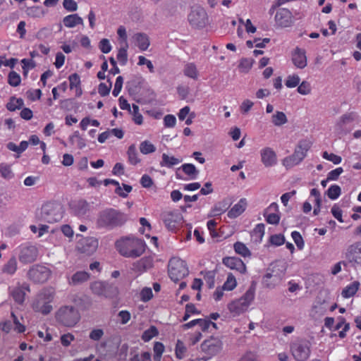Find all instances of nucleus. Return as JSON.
<instances>
[{
	"label": "nucleus",
	"instance_id": "nucleus-1",
	"mask_svg": "<svg viewBox=\"0 0 361 361\" xmlns=\"http://www.w3.org/2000/svg\"><path fill=\"white\" fill-rule=\"evenodd\" d=\"M118 253L125 257L136 258L140 257L145 251L146 244L144 240L133 237H122L115 243Z\"/></svg>",
	"mask_w": 361,
	"mask_h": 361
},
{
	"label": "nucleus",
	"instance_id": "nucleus-2",
	"mask_svg": "<svg viewBox=\"0 0 361 361\" xmlns=\"http://www.w3.org/2000/svg\"><path fill=\"white\" fill-rule=\"evenodd\" d=\"M128 220L127 214L113 209L108 208L101 211L97 216V226L100 228L113 229L122 226Z\"/></svg>",
	"mask_w": 361,
	"mask_h": 361
},
{
	"label": "nucleus",
	"instance_id": "nucleus-3",
	"mask_svg": "<svg viewBox=\"0 0 361 361\" xmlns=\"http://www.w3.org/2000/svg\"><path fill=\"white\" fill-rule=\"evenodd\" d=\"M287 269V264L283 261L271 263L263 276L262 283L269 288H274L283 279Z\"/></svg>",
	"mask_w": 361,
	"mask_h": 361
},
{
	"label": "nucleus",
	"instance_id": "nucleus-4",
	"mask_svg": "<svg viewBox=\"0 0 361 361\" xmlns=\"http://www.w3.org/2000/svg\"><path fill=\"white\" fill-rule=\"evenodd\" d=\"M55 295L56 292L53 288H43L37 294L32 303V308L35 312L44 315L49 314L53 309L51 302L54 301Z\"/></svg>",
	"mask_w": 361,
	"mask_h": 361
},
{
	"label": "nucleus",
	"instance_id": "nucleus-5",
	"mask_svg": "<svg viewBox=\"0 0 361 361\" xmlns=\"http://www.w3.org/2000/svg\"><path fill=\"white\" fill-rule=\"evenodd\" d=\"M55 318L60 324L73 327L80 321V315L78 310L73 306L64 305L57 310Z\"/></svg>",
	"mask_w": 361,
	"mask_h": 361
},
{
	"label": "nucleus",
	"instance_id": "nucleus-6",
	"mask_svg": "<svg viewBox=\"0 0 361 361\" xmlns=\"http://www.w3.org/2000/svg\"><path fill=\"white\" fill-rule=\"evenodd\" d=\"M64 214L63 206L57 202H48L41 208L40 217L42 220L49 224L60 221Z\"/></svg>",
	"mask_w": 361,
	"mask_h": 361
},
{
	"label": "nucleus",
	"instance_id": "nucleus-7",
	"mask_svg": "<svg viewBox=\"0 0 361 361\" xmlns=\"http://www.w3.org/2000/svg\"><path fill=\"white\" fill-rule=\"evenodd\" d=\"M189 273L186 262L178 258L172 257L169 262V275L170 279L178 282L188 276Z\"/></svg>",
	"mask_w": 361,
	"mask_h": 361
},
{
	"label": "nucleus",
	"instance_id": "nucleus-8",
	"mask_svg": "<svg viewBox=\"0 0 361 361\" xmlns=\"http://www.w3.org/2000/svg\"><path fill=\"white\" fill-rule=\"evenodd\" d=\"M290 352L297 361H305L310 355V343L305 339H296L290 343Z\"/></svg>",
	"mask_w": 361,
	"mask_h": 361
},
{
	"label": "nucleus",
	"instance_id": "nucleus-9",
	"mask_svg": "<svg viewBox=\"0 0 361 361\" xmlns=\"http://www.w3.org/2000/svg\"><path fill=\"white\" fill-rule=\"evenodd\" d=\"M188 20L190 25L196 29L204 27L208 23V16L206 11L202 7L192 8L188 14Z\"/></svg>",
	"mask_w": 361,
	"mask_h": 361
},
{
	"label": "nucleus",
	"instance_id": "nucleus-10",
	"mask_svg": "<svg viewBox=\"0 0 361 361\" xmlns=\"http://www.w3.org/2000/svg\"><path fill=\"white\" fill-rule=\"evenodd\" d=\"M161 219L168 230L176 231L183 224V215L177 210L165 211L161 214Z\"/></svg>",
	"mask_w": 361,
	"mask_h": 361
},
{
	"label": "nucleus",
	"instance_id": "nucleus-11",
	"mask_svg": "<svg viewBox=\"0 0 361 361\" xmlns=\"http://www.w3.org/2000/svg\"><path fill=\"white\" fill-rule=\"evenodd\" d=\"M223 343L221 341L217 338L211 337L204 341L201 344V350L206 355L201 360L207 361L213 356L216 355L222 349Z\"/></svg>",
	"mask_w": 361,
	"mask_h": 361
},
{
	"label": "nucleus",
	"instance_id": "nucleus-12",
	"mask_svg": "<svg viewBox=\"0 0 361 361\" xmlns=\"http://www.w3.org/2000/svg\"><path fill=\"white\" fill-rule=\"evenodd\" d=\"M51 272L49 268L42 265L32 267L28 272V278L35 283H44L50 277Z\"/></svg>",
	"mask_w": 361,
	"mask_h": 361
},
{
	"label": "nucleus",
	"instance_id": "nucleus-13",
	"mask_svg": "<svg viewBox=\"0 0 361 361\" xmlns=\"http://www.w3.org/2000/svg\"><path fill=\"white\" fill-rule=\"evenodd\" d=\"M92 293L99 297L110 298L116 293V288L113 286L102 281H94L90 284Z\"/></svg>",
	"mask_w": 361,
	"mask_h": 361
},
{
	"label": "nucleus",
	"instance_id": "nucleus-14",
	"mask_svg": "<svg viewBox=\"0 0 361 361\" xmlns=\"http://www.w3.org/2000/svg\"><path fill=\"white\" fill-rule=\"evenodd\" d=\"M274 21L276 25L279 27H289L294 23V18L290 10L280 8L276 11Z\"/></svg>",
	"mask_w": 361,
	"mask_h": 361
},
{
	"label": "nucleus",
	"instance_id": "nucleus-15",
	"mask_svg": "<svg viewBox=\"0 0 361 361\" xmlns=\"http://www.w3.org/2000/svg\"><path fill=\"white\" fill-rule=\"evenodd\" d=\"M228 309L233 317H237L245 312L248 309V290L240 298L228 303Z\"/></svg>",
	"mask_w": 361,
	"mask_h": 361
},
{
	"label": "nucleus",
	"instance_id": "nucleus-16",
	"mask_svg": "<svg viewBox=\"0 0 361 361\" xmlns=\"http://www.w3.org/2000/svg\"><path fill=\"white\" fill-rule=\"evenodd\" d=\"M344 255L349 263L355 266H361V240L348 245Z\"/></svg>",
	"mask_w": 361,
	"mask_h": 361
},
{
	"label": "nucleus",
	"instance_id": "nucleus-17",
	"mask_svg": "<svg viewBox=\"0 0 361 361\" xmlns=\"http://www.w3.org/2000/svg\"><path fill=\"white\" fill-rule=\"evenodd\" d=\"M98 240L94 237L84 238L80 240L77 244V250L87 255L94 253L98 247Z\"/></svg>",
	"mask_w": 361,
	"mask_h": 361
},
{
	"label": "nucleus",
	"instance_id": "nucleus-18",
	"mask_svg": "<svg viewBox=\"0 0 361 361\" xmlns=\"http://www.w3.org/2000/svg\"><path fill=\"white\" fill-rule=\"evenodd\" d=\"M145 79L142 76L135 75L129 80L126 85V88L129 94L135 98L145 85Z\"/></svg>",
	"mask_w": 361,
	"mask_h": 361
},
{
	"label": "nucleus",
	"instance_id": "nucleus-19",
	"mask_svg": "<svg viewBox=\"0 0 361 361\" xmlns=\"http://www.w3.org/2000/svg\"><path fill=\"white\" fill-rule=\"evenodd\" d=\"M38 251L35 246H21L19 252V260L23 264L35 262L37 257Z\"/></svg>",
	"mask_w": 361,
	"mask_h": 361
},
{
	"label": "nucleus",
	"instance_id": "nucleus-20",
	"mask_svg": "<svg viewBox=\"0 0 361 361\" xmlns=\"http://www.w3.org/2000/svg\"><path fill=\"white\" fill-rule=\"evenodd\" d=\"M8 291L15 302L23 305L25 299L26 291L30 292V287L27 284L24 283L22 286L9 287Z\"/></svg>",
	"mask_w": 361,
	"mask_h": 361
},
{
	"label": "nucleus",
	"instance_id": "nucleus-21",
	"mask_svg": "<svg viewBox=\"0 0 361 361\" xmlns=\"http://www.w3.org/2000/svg\"><path fill=\"white\" fill-rule=\"evenodd\" d=\"M291 60L297 68H305L307 65V59L305 49L299 47L294 49L292 51Z\"/></svg>",
	"mask_w": 361,
	"mask_h": 361
},
{
	"label": "nucleus",
	"instance_id": "nucleus-22",
	"mask_svg": "<svg viewBox=\"0 0 361 361\" xmlns=\"http://www.w3.org/2000/svg\"><path fill=\"white\" fill-rule=\"evenodd\" d=\"M224 264L231 269L235 270L240 273L246 271V266L239 258L235 257H226L223 259Z\"/></svg>",
	"mask_w": 361,
	"mask_h": 361
},
{
	"label": "nucleus",
	"instance_id": "nucleus-23",
	"mask_svg": "<svg viewBox=\"0 0 361 361\" xmlns=\"http://www.w3.org/2000/svg\"><path fill=\"white\" fill-rule=\"evenodd\" d=\"M141 92L135 98L137 102L142 104H150L155 100L154 92L146 84L142 87Z\"/></svg>",
	"mask_w": 361,
	"mask_h": 361
},
{
	"label": "nucleus",
	"instance_id": "nucleus-24",
	"mask_svg": "<svg viewBox=\"0 0 361 361\" xmlns=\"http://www.w3.org/2000/svg\"><path fill=\"white\" fill-rule=\"evenodd\" d=\"M312 144V142L310 139H303L299 141L295 149V156L298 158L306 157Z\"/></svg>",
	"mask_w": 361,
	"mask_h": 361
},
{
	"label": "nucleus",
	"instance_id": "nucleus-25",
	"mask_svg": "<svg viewBox=\"0 0 361 361\" xmlns=\"http://www.w3.org/2000/svg\"><path fill=\"white\" fill-rule=\"evenodd\" d=\"M70 82L69 87L71 90H75V96L80 97L82 94L81 88V80L80 75L75 73L68 76Z\"/></svg>",
	"mask_w": 361,
	"mask_h": 361
},
{
	"label": "nucleus",
	"instance_id": "nucleus-26",
	"mask_svg": "<svg viewBox=\"0 0 361 361\" xmlns=\"http://www.w3.org/2000/svg\"><path fill=\"white\" fill-rule=\"evenodd\" d=\"M278 210V204L276 203H271L269 208L265 211L264 216L268 224H278L280 221V216L278 213H269V210Z\"/></svg>",
	"mask_w": 361,
	"mask_h": 361
},
{
	"label": "nucleus",
	"instance_id": "nucleus-27",
	"mask_svg": "<svg viewBox=\"0 0 361 361\" xmlns=\"http://www.w3.org/2000/svg\"><path fill=\"white\" fill-rule=\"evenodd\" d=\"M72 208L76 215L83 216L89 212L90 205L87 201L80 200L72 204Z\"/></svg>",
	"mask_w": 361,
	"mask_h": 361
},
{
	"label": "nucleus",
	"instance_id": "nucleus-28",
	"mask_svg": "<svg viewBox=\"0 0 361 361\" xmlns=\"http://www.w3.org/2000/svg\"><path fill=\"white\" fill-rule=\"evenodd\" d=\"M247 202L245 199H241L228 212L230 219H234L240 216L245 209Z\"/></svg>",
	"mask_w": 361,
	"mask_h": 361
},
{
	"label": "nucleus",
	"instance_id": "nucleus-29",
	"mask_svg": "<svg viewBox=\"0 0 361 361\" xmlns=\"http://www.w3.org/2000/svg\"><path fill=\"white\" fill-rule=\"evenodd\" d=\"M63 23L66 27L72 28L78 25H82L83 20L78 14H71L63 18Z\"/></svg>",
	"mask_w": 361,
	"mask_h": 361
},
{
	"label": "nucleus",
	"instance_id": "nucleus-30",
	"mask_svg": "<svg viewBox=\"0 0 361 361\" xmlns=\"http://www.w3.org/2000/svg\"><path fill=\"white\" fill-rule=\"evenodd\" d=\"M90 279V274L87 271H77L69 280L70 285L76 286L87 281Z\"/></svg>",
	"mask_w": 361,
	"mask_h": 361
},
{
	"label": "nucleus",
	"instance_id": "nucleus-31",
	"mask_svg": "<svg viewBox=\"0 0 361 361\" xmlns=\"http://www.w3.org/2000/svg\"><path fill=\"white\" fill-rule=\"evenodd\" d=\"M271 122L274 126H281L288 122V118L283 111H276L271 116Z\"/></svg>",
	"mask_w": 361,
	"mask_h": 361
},
{
	"label": "nucleus",
	"instance_id": "nucleus-32",
	"mask_svg": "<svg viewBox=\"0 0 361 361\" xmlns=\"http://www.w3.org/2000/svg\"><path fill=\"white\" fill-rule=\"evenodd\" d=\"M360 283L357 281H355L348 284L343 288L341 295L345 298H349L353 296L360 288Z\"/></svg>",
	"mask_w": 361,
	"mask_h": 361
},
{
	"label": "nucleus",
	"instance_id": "nucleus-33",
	"mask_svg": "<svg viewBox=\"0 0 361 361\" xmlns=\"http://www.w3.org/2000/svg\"><path fill=\"white\" fill-rule=\"evenodd\" d=\"M18 269V262L16 257H11L2 267V271L8 275H13Z\"/></svg>",
	"mask_w": 361,
	"mask_h": 361
},
{
	"label": "nucleus",
	"instance_id": "nucleus-34",
	"mask_svg": "<svg viewBox=\"0 0 361 361\" xmlns=\"http://www.w3.org/2000/svg\"><path fill=\"white\" fill-rule=\"evenodd\" d=\"M265 226L264 224H258L253 229L251 238L254 243H260L264 235Z\"/></svg>",
	"mask_w": 361,
	"mask_h": 361
},
{
	"label": "nucleus",
	"instance_id": "nucleus-35",
	"mask_svg": "<svg viewBox=\"0 0 361 361\" xmlns=\"http://www.w3.org/2000/svg\"><path fill=\"white\" fill-rule=\"evenodd\" d=\"M136 45L141 51H145L149 46V39L147 35L137 33L135 35Z\"/></svg>",
	"mask_w": 361,
	"mask_h": 361
},
{
	"label": "nucleus",
	"instance_id": "nucleus-36",
	"mask_svg": "<svg viewBox=\"0 0 361 361\" xmlns=\"http://www.w3.org/2000/svg\"><path fill=\"white\" fill-rule=\"evenodd\" d=\"M183 73L186 77L193 80H197L199 75L197 66L194 63H186L183 68Z\"/></svg>",
	"mask_w": 361,
	"mask_h": 361
},
{
	"label": "nucleus",
	"instance_id": "nucleus-37",
	"mask_svg": "<svg viewBox=\"0 0 361 361\" xmlns=\"http://www.w3.org/2000/svg\"><path fill=\"white\" fill-rule=\"evenodd\" d=\"M23 105L24 102L23 99L11 97L6 106L8 111H15L17 109H20Z\"/></svg>",
	"mask_w": 361,
	"mask_h": 361
},
{
	"label": "nucleus",
	"instance_id": "nucleus-38",
	"mask_svg": "<svg viewBox=\"0 0 361 361\" xmlns=\"http://www.w3.org/2000/svg\"><path fill=\"white\" fill-rule=\"evenodd\" d=\"M159 331L156 326H151L148 329L145 330L142 335V340L145 342H148L154 337L157 336Z\"/></svg>",
	"mask_w": 361,
	"mask_h": 361
},
{
	"label": "nucleus",
	"instance_id": "nucleus-39",
	"mask_svg": "<svg viewBox=\"0 0 361 361\" xmlns=\"http://www.w3.org/2000/svg\"><path fill=\"white\" fill-rule=\"evenodd\" d=\"M270 42L269 38H257L254 37L253 39L250 38V48L256 47V48H264L266 45Z\"/></svg>",
	"mask_w": 361,
	"mask_h": 361
},
{
	"label": "nucleus",
	"instance_id": "nucleus-40",
	"mask_svg": "<svg viewBox=\"0 0 361 361\" xmlns=\"http://www.w3.org/2000/svg\"><path fill=\"white\" fill-rule=\"evenodd\" d=\"M300 82V78L299 77V75L297 74H292V75H289L286 78V79L285 80V85L288 88H294V87L298 86Z\"/></svg>",
	"mask_w": 361,
	"mask_h": 361
},
{
	"label": "nucleus",
	"instance_id": "nucleus-41",
	"mask_svg": "<svg viewBox=\"0 0 361 361\" xmlns=\"http://www.w3.org/2000/svg\"><path fill=\"white\" fill-rule=\"evenodd\" d=\"M140 150L143 154H148L155 152V146L149 140H145L140 145Z\"/></svg>",
	"mask_w": 361,
	"mask_h": 361
},
{
	"label": "nucleus",
	"instance_id": "nucleus-42",
	"mask_svg": "<svg viewBox=\"0 0 361 361\" xmlns=\"http://www.w3.org/2000/svg\"><path fill=\"white\" fill-rule=\"evenodd\" d=\"M236 286L237 282L235 276L232 274H229L222 287L225 290L231 291L233 290Z\"/></svg>",
	"mask_w": 361,
	"mask_h": 361
},
{
	"label": "nucleus",
	"instance_id": "nucleus-43",
	"mask_svg": "<svg viewBox=\"0 0 361 361\" xmlns=\"http://www.w3.org/2000/svg\"><path fill=\"white\" fill-rule=\"evenodd\" d=\"M21 82L20 75L16 71H11L8 75V83L12 87H17Z\"/></svg>",
	"mask_w": 361,
	"mask_h": 361
},
{
	"label": "nucleus",
	"instance_id": "nucleus-44",
	"mask_svg": "<svg viewBox=\"0 0 361 361\" xmlns=\"http://www.w3.org/2000/svg\"><path fill=\"white\" fill-rule=\"evenodd\" d=\"M354 121H359V116L355 112L345 114L340 118V122L343 124Z\"/></svg>",
	"mask_w": 361,
	"mask_h": 361
},
{
	"label": "nucleus",
	"instance_id": "nucleus-45",
	"mask_svg": "<svg viewBox=\"0 0 361 361\" xmlns=\"http://www.w3.org/2000/svg\"><path fill=\"white\" fill-rule=\"evenodd\" d=\"M187 351V348L185 346L184 343L178 340L176 345V349H175V353L176 356L178 359H182L185 357V353Z\"/></svg>",
	"mask_w": 361,
	"mask_h": 361
},
{
	"label": "nucleus",
	"instance_id": "nucleus-46",
	"mask_svg": "<svg viewBox=\"0 0 361 361\" xmlns=\"http://www.w3.org/2000/svg\"><path fill=\"white\" fill-rule=\"evenodd\" d=\"M132 187L127 184H123V188L121 187L120 184L118 186H116L115 190V193L121 197H127L128 193L132 191Z\"/></svg>",
	"mask_w": 361,
	"mask_h": 361
},
{
	"label": "nucleus",
	"instance_id": "nucleus-47",
	"mask_svg": "<svg viewBox=\"0 0 361 361\" xmlns=\"http://www.w3.org/2000/svg\"><path fill=\"white\" fill-rule=\"evenodd\" d=\"M297 91L299 94L302 95H307L311 93L312 87L309 82L306 80H303L301 83L298 86Z\"/></svg>",
	"mask_w": 361,
	"mask_h": 361
},
{
	"label": "nucleus",
	"instance_id": "nucleus-48",
	"mask_svg": "<svg viewBox=\"0 0 361 361\" xmlns=\"http://www.w3.org/2000/svg\"><path fill=\"white\" fill-rule=\"evenodd\" d=\"M128 45L126 44L125 47H121L118 49L117 54V59L119 63L121 66H125L128 61Z\"/></svg>",
	"mask_w": 361,
	"mask_h": 361
},
{
	"label": "nucleus",
	"instance_id": "nucleus-49",
	"mask_svg": "<svg viewBox=\"0 0 361 361\" xmlns=\"http://www.w3.org/2000/svg\"><path fill=\"white\" fill-rule=\"evenodd\" d=\"M247 32H248V19L245 23L243 19L240 18L237 35L240 38H243Z\"/></svg>",
	"mask_w": 361,
	"mask_h": 361
},
{
	"label": "nucleus",
	"instance_id": "nucleus-50",
	"mask_svg": "<svg viewBox=\"0 0 361 361\" xmlns=\"http://www.w3.org/2000/svg\"><path fill=\"white\" fill-rule=\"evenodd\" d=\"M153 350L154 360H159L164 351V344L159 341L155 342L154 344Z\"/></svg>",
	"mask_w": 361,
	"mask_h": 361
},
{
	"label": "nucleus",
	"instance_id": "nucleus-51",
	"mask_svg": "<svg viewBox=\"0 0 361 361\" xmlns=\"http://www.w3.org/2000/svg\"><path fill=\"white\" fill-rule=\"evenodd\" d=\"M341 192V188L337 185H331L326 191L328 197L331 200L337 199Z\"/></svg>",
	"mask_w": 361,
	"mask_h": 361
},
{
	"label": "nucleus",
	"instance_id": "nucleus-52",
	"mask_svg": "<svg viewBox=\"0 0 361 361\" xmlns=\"http://www.w3.org/2000/svg\"><path fill=\"white\" fill-rule=\"evenodd\" d=\"M107 82H109L108 85L104 82H101L99 85L98 92L102 97L107 96L111 89L112 82L109 79H108Z\"/></svg>",
	"mask_w": 361,
	"mask_h": 361
},
{
	"label": "nucleus",
	"instance_id": "nucleus-53",
	"mask_svg": "<svg viewBox=\"0 0 361 361\" xmlns=\"http://www.w3.org/2000/svg\"><path fill=\"white\" fill-rule=\"evenodd\" d=\"M233 248L235 252L241 256L246 257L248 255V248L241 242H236L234 243Z\"/></svg>",
	"mask_w": 361,
	"mask_h": 361
},
{
	"label": "nucleus",
	"instance_id": "nucleus-54",
	"mask_svg": "<svg viewBox=\"0 0 361 361\" xmlns=\"http://www.w3.org/2000/svg\"><path fill=\"white\" fill-rule=\"evenodd\" d=\"M183 171L190 176L191 178H195L197 174V171L195 166L192 164H185L182 166Z\"/></svg>",
	"mask_w": 361,
	"mask_h": 361
},
{
	"label": "nucleus",
	"instance_id": "nucleus-55",
	"mask_svg": "<svg viewBox=\"0 0 361 361\" xmlns=\"http://www.w3.org/2000/svg\"><path fill=\"white\" fill-rule=\"evenodd\" d=\"M139 221H140V225L142 226V227L139 230L140 232L142 234H145L147 238H149L150 237L149 233H145V232L146 228L148 231H151V229H152L151 224L147 221V219L145 217H141Z\"/></svg>",
	"mask_w": 361,
	"mask_h": 361
},
{
	"label": "nucleus",
	"instance_id": "nucleus-56",
	"mask_svg": "<svg viewBox=\"0 0 361 361\" xmlns=\"http://www.w3.org/2000/svg\"><path fill=\"white\" fill-rule=\"evenodd\" d=\"M27 97L29 100L35 102L42 97V91L40 89L29 90L26 92Z\"/></svg>",
	"mask_w": 361,
	"mask_h": 361
},
{
	"label": "nucleus",
	"instance_id": "nucleus-57",
	"mask_svg": "<svg viewBox=\"0 0 361 361\" xmlns=\"http://www.w3.org/2000/svg\"><path fill=\"white\" fill-rule=\"evenodd\" d=\"M291 237L299 250H302L305 245L302 235L298 231H293Z\"/></svg>",
	"mask_w": 361,
	"mask_h": 361
},
{
	"label": "nucleus",
	"instance_id": "nucleus-58",
	"mask_svg": "<svg viewBox=\"0 0 361 361\" xmlns=\"http://www.w3.org/2000/svg\"><path fill=\"white\" fill-rule=\"evenodd\" d=\"M148 260L145 258H142L133 264V269L137 271H145L147 267Z\"/></svg>",
	"mask_w": 361,
	"mask_h": 361
},
{
	"label": "nucleus",
	"instance_id": "nucleus-59",
	"mask_svg": "<svg viewBox=\"0 0 361 361\" xmlns=\"http://www.w3.org/2000/svg\"><path fill=\"white\" fill-rule=\"evenodd\" d=\"M0 173L1 176L6 179H11L13 177L11 167L8 165L0 164Z\"/></svg>",
	"mask_w": 361,
	"mask_h": 361
},
{
	"label": "nucleus",
	"instance_id": "nucleus-60",
	"mask_svg": "<svg viewBox=\"0 0 361 361\" xmlns=\"http://www.w3.org/2000/svg\"><path fill=\"white\" fill-rule=\"evenodd\" d=\"M11 317L15 325L14 330L20 334L25 332L26 329L25 325L20 322L18 317L13 312H11Z\"/></svg>",
	"mask_w": 361,
	"mask_h": 361
},
{
	"label": "nucleus",
	"instance_id": "nucleus-61",
	"mask_svg": "<svg viewBox=\"0 0 361 361\" xmlns=\"http://www.w3.org/2000/svg\"><path fill=\"white\" fill-rule=\"evenodd\" d=\"M204 275V279L206 282L208 283L209 288H212L214 286V278L215 273L213 271H207L205 272H202Z\"/></svg>",
	"mask_w": 361,
	"mask_h": 361
},
{
	"label": "nucleus",
	"instance_id": "nucleus-62",
	"mask_svg": "<svg viewBox=\"0 0 361 361\" xmlns=\"http://www.w3.org/2000/svg\"><path fill=\"white\" fill-rule=\"evenodd\" d=\"M153 297L152 290L151 288H144L140 291V300L143 302H147Z\"/></svg>",
	"mask_w": 361,
	"mask_h": 361
},
{
	"label": "nucleus",
	"instance_id": "nucleus-63",
	"mask_svg": "<svg viewBox=\"0 0 361 361\" xmlns=\"http://www.w3.org/2000/svg\"><path fill=\"white\" fill-rule=\"evenodd\" d=\"M104 334V331L102 329H94L90 331L89 337L94 341H99Z\"/></svg>",
	"mask_w": 361,
	"mask_h": 361
},
{
	"label": "nucleus",
	"instance_id": "nucleus-64",
	"mask_svg": "<svg viewBox=\"0 0 361 361\" xmlns=\"http://www.w3.org/2000/svg\"><path fill=\"white\" fill-rule=\"evenodd\" d=\"M99 48L104 54H108L111 50V45L109 40L107 39H102L99 44Z\"/></svg>",
	"mask_w": 361,
	"mask_h": 361
}]
</instances>
